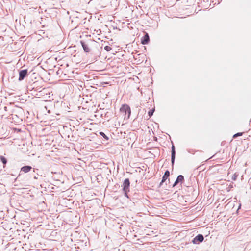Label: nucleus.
I'll use <instances>...</instances> for the list:
<instances>
[{
    "mask_svg": "<svg viewBox=\"0 0 251 251\" xmlns=\"http://www.w3.org/2000/svg\"><path fill=\"white\" fill-rule=\"evenodd\" d=\"M130 182L129 178H126L124 180L122 187L123 188V191L124 193V195L125 197L129 198V197L128 195V192H129V187H130Z\"/></svg>",
    "mask_w": 251,
    "mask_h": 251,
    "instance_id": "obj_1",
    "label": "nucleus"
},
{
    "mask_svg": "<svg viewBox=\"0 0 251 251\" xmlns=\"http://www.w3.org/2000/svg\"><path fill=\"white\" fill-rule=\"evenodd\" d=\"M120 112L124 113L125 116H126L127 114V118H129L131 114V110L130 107L127 105H123L120 108Z\"/></svg>",
    "mask_w": 251,
    "mask_h": 251,
    "instance_id": "obj_2",
    "label": "nucleus"
},
{
    "mask_svg": "<svg viewBox=\"0 0 251 251\" xmlns=\"http://www.w3.org/2000/svg\"><path fill=\"white\" fill-rule=\"evenodd\" d=\"M19 80L22 81L25 79V78L27 75L28 70L27 69H24L20 70L19 72Z\"/></svg>",
    "mask_w": 251,
    "mask_h": 251,
    "instance_id": "obj_3",
    "label": "nucleus"
},
{
    "mask_svg": "<svg viewBox=\"0 0 251 251\" xmlns=\"http://www.w3.org/2000/svg\"><path fill=\"white\" fill-rule=\"evenodd\" d=\"M204 240V237L202 234H199L197 235L192 240V243L195 244L202 242Z\"/></svg>",
    "mask_w": 251,
    "mask_h": 251,
    "instance_id": "obj_4",
    "label": "nucleus"
},
{
    "mask_svg": "<svg viewBox=\"0 0 251 251\" xmlns=\"http://www.w3.org/2000/svg\"><path fill=\"white\" fill-rule=\"evenodd\" d=\"M169 176H170V172L168 170H166L164 174L162 177V180H161V182L160 183V184H159L160 187L163 185L164 182H165L166 181V180L169 177Z\"/></svg>",
    "mask_w": 251,
    "mask_h": 251,
    "instance_id": "obj_5",
    "label": "nucleus"
},
{
    "mask_svg": "<svg viewBox=\"0 0 251 251\" xmlns=\"http://www.w3.org/2000/svg\"><path fill=\"white\" fill-rule=\"evenodd\" d=\"M176 157L175 147L172 145L171 147V163L172 166L174 165Z\"/></svg>",
    "mask_w": 251,
    "mask_h": 251,
    "instance_id": "obj_6",
    "label": "nucleus"
},
{
    "mask_svg": "<svg viewBox=\"0 0 251 251\" xmlns=\"http://www.w3.org/2000/svg\"><path fill=\"white\" fill-rule=\"evenodd\" d=\"M184 176L181 175H179L176 179V181H175L174 184H173V187L177 185L179 183H182L183 182H184Z\"/></svg>",
    "mask_w": 251,
    "mask_h": 251,
    "instance_id": "obj_7",
    "label": "nucleus"
},
{
    "mask_svg": "<svg viewBox=\"0 0 251 251\" xmlns=\"http://www.w3.org/2000/svg\"><path fill=\"white\" fill-rule=\"evenodd\" d=\"M150 42V37L148 33L146 34L141 39V43L143 45L148 44Z\"/></svg>",
    "mask_w": 251,
    "mask_h": 251,
    "instance_id": "obj_8",
    "label": "nucleus"
},
{
    "mask_svg": "<svg viewBox=\"0 0 251 251\" xmlns=\"http://www.w3.org/2000/svg\"><path fill=\"white\" fill-rule=\"evenodd\" d=\"M80 43L82 45V47L84 50V51L85 52H89L90 51V49L89 47V45L85 42L83 41H81Z\"/></svg>",
    "mask_w": 251,
    "mask_h": 251,
    "instance_id": "obj_9",
    "label": "nucleus"
},
{
    "mask_svg": "<svg viewBox=\"0 0 251 251\" xmlns=\"http://www.w3.org/2000/svg\"><path fill=\"white\" fill-rule=\"evenodd\" d=\"M32 169V167L30 166H24L21 169V171L24 172L25 173L30 172Z\"/></svg>",
    "mask_w": 251,
    "mask_h": 251,
    "instance_id": "obj_10",
    "label": "nucleus"
},
{
    "mask_svg": "<svg viewBox=\"0 0 251 251\" xmlns=\"http://www.w3.org/2000/svg\"><path fill=\"white\" fill-rule=\"evenodd\" d=\"M0 160L3 163L4 167L7 162V159L3 156H0Z\"/></svg>",
    "mask_w": 251,
    "mask_h": 251,
    "instance_id": "obj_11",
    "label": "nucleus"
},
{
    "mask_svg": "<svg viewBox=\"0 0 251 251\" xmlns=\"http://www.w3.org/2000/svg\"><path fill=\"white\" fill-rule=\"evenodd\" d=\"M100 135L101 136H102L104 139H105L106 140H108L109 138L105 134V133L103 132H99Z\"/></svg>",
    "mask_w": 251,
    "mask_h": 251,
    "instance_id": "obj_12",
    "label": "nucleus"
},
{
    "mask_svg": "<svg viewBox=\"0 0 251 251\" xmlns=\"http://www.w3.org/2000/svg\"><path fill=\"white\" fill-rule=\"evenodd\" d=\"M238 176V174H237V173H235L231 177L232 180L235 181L236 180Z\"/></svg>",
    "mask_w": 251,
    "mask_h": 251,
    "instance_id": "obj_13",
    "label": "nucleus"
},
{
    "mask_svg": "<svg viewBox=\"0 0 251 251\" xmlns=\"http://www.w3.org/2000/svg\"><path fill=\"white\" fill-rule=\"evenodd\" d=\"M154 110H155L154 109H152L149 111L148 115L150 117H151L153 115Z\"/></svg>",
    "mask_w": 251,
    "mask_h": 251,
    "instance_id": "obj_14",
    "label": "nucleus"
},
{
    "mask_svg": "<svg viewBox=\"0 0 251 251\" xmlns=\"http://www.w3.org/2000/svg\"><path fill=\"white\" fill-rule=\"evenodd\" d=\"M243 132H238V133H236V134H235L233 135V137L234 138H236V137H238V136H242V135H243Z\"/></svg>",
    "mask_w": 251,
    "mask_h": 251,
    "instance_id": "obj_15",
    "label": "nucleus"
},
{
    "mask_svg": "<svg viewBox=\"0 0 251 251\" xmlns=\"http://www.w3.org/2000/svg\"><path fill=\"white\" fill-rule=\"evenodd\" d=\"M112 48L109 46H106L104 47V50L106 51H109L111 50Z\"/></svg>",
    "mask_w": 251,
    "mask_h": 251,
    "instance_id": "obj_16",
    "label": "nucleus"
}]
</instances>
